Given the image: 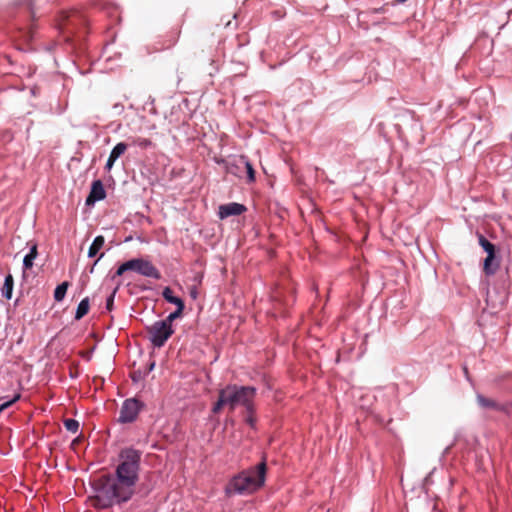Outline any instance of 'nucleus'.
<instances>
[{
    "instance_id": "obj_10",
    "label": "nucleus",
    "mask_w": 512,
    "mask_h": 512,
    "mask_svg": "<svg viewBox=\"0 0 512 512\" xmlns=\"http://www.w3.org/2000/svg\"><path fill=\"white\" fill-rule=\"evenodd\" d=\"M477 403L482 407V408H490V409H494V410H497V411H505V412H509L508 408L504 405H501L499 403H497L495 400L493 399H490V398H487L483 395H477Z\"/></svg>"
},
{
    "instance_id": "obj_9",
    "label": "nucleus",
    "mask_w": 512,
    "mask_h": 512,
    "mask_svg": "<svg viewBox=\"0 0 512 512\" xmlns=\"http://www.w3.org/2000/svg\"><path fill=\"white\" fill-rule=\"evenodd\" d=\"M127 148L128 145L124 142H120L117 145H115L109 155L105 168L107 170H111L115 161L126 152Z\"/></svg>"
},
{
    "instance_id": "obj_24",
    "label": "nucleus",
    "mask_w": 512,
    "mask_h": 512,
    "mask_svg": "<svg viewBox=\"0 0 512 512\" xmlns=\"http://www.w3.org/2000/svg\"><path fill=\"white\" fill-rule=\"evenodd\" d=\"M116 292H117V288H115L113 290V292L110 294V296L106 300V309L108 311H111L113 309L114 297H115Z\"/></svg>"
},
{
    "instance_id": "obj_5",
    "label": "nucleus",
    "mask_w": 512,
    "mask_h": 512,
    "mask_svg": "<svg viewBox=\"0 0 512 512\" xmlns=\"http://www.w3.org/2000/svg\"><path fill=\"white\" fill-rule=\"evenodd\" d=\"M149 340L155 347H162L165 342L172 336L174 330L172 326H169L165 322L156 321L147 328Z\"/></svg>"
},
{
    "instance_id": "obj_23",
    "label": "nucleus",
    "mask_w": 512,
    "mask_h": 512,
    "mask_svg": "<svg viewBox=\"0 0 512 512\" xmlns=\"http://www.w3.org/2000/svg\"><path fill=\"white\" fill-rule=\"evenodd\" d=\"M133 145H136L140 148L146 149L152 145V141L147 138L137 137L133 139Z\"/></svg>"
},
{
    "instance_id": "obj_26",
    "label": "nucleus",
    "mask_w": 512,
    "mask_h": 512,
    "mask_svg": "<svg viewBox=\"0 0 512 512\" xmlns=\"http://www.w3.org/2000/svg\"><path fill=\"white\" fill-rule=\"evenodd\" d=\"M64 15H65V20H67L68 24L71 22V18L72 17H77L78 16L76 12H73L71 14L65 13Z\"/></svg>"
},
{
    "instance_id": "obj_22",
    "label": "nucleus",
    "mask_w": 512,
    "mask_h": 512,
    "mask_svg": "<svg viewBox=\"0 0 512 512\" xmlns=\"http://www.w3.org/2000/svg\"><path fill=\"white\" fill-rule=\"evenodd\" d=\"M64 426L69 432L76 433L79 429V422L69 418L64 421Z\"/></svg>"
},
{
    "instance_id": "obj_27",
    "label": "nucleus",
    "mask_w": 512,
    "mask_h": 512,
    "mask_svg": "<svg viewBox=\"0 0 512 512\" xmlns=\"http://www.w3.org/2000/svg\"><path fill=\"white\" fill-rule=\"evenodd\" d=\"M191 296H192L193 298H196V297H197V291H196L195 289H193V290L191 291Z\"/></svg>"
},
{
    "instance_id": "obj_1",
    "label": "nucleus",
    "mask_w": 512,
    "mask_h": 512,
    "mask_svg": "<svg viewBox=\"0 0 512 512\" xmlns=\"http://www.w3.org/2000/svg\"><path fill=\"white\" fill-rule=\"evenodd\" d=\"M141 455V451L134 448L120 451L116 478L104 475L96 484L97 494L93 499L96 508L106 509L131 499L139 479Z\"/></svg>"
},
{
    "instance_id": "obj_12",
    "label": "nucleus",
    "mask_w": 512,
    "mask_h": 512,
    "mask_svg": "<svg viewBox=\"0 0 512 512\" xmlns=\"http://www.w3.org/2000/svg\"><path fill=\"white\" fill-rule=\"evenodd\" d=\"M244 422L249 425L252 429L256 428L257 417L255 415V404L244 409L243 411Z\"/></svg>"
},
{
    "instance_id": "obj_17",
    "label": "nucleus",
    "mask_w": 512,
    "mask_h": 512,
    "mask_svg": "<svg viewBox=\"0 0 512 512\" xmlns=\"http://www.w3.org/2000/svg\"><path fill=\"white\" fill-rule=\"evenodd\" d=\"M37 255V245L34 244L31 247L30 252L24 257L23 266L25 270L31 269L33 267V261L37 257Z\"/></svg>"
},
{
    "instance_id": "obj_28",
    "label": "nucleus",
    "mask_w": 512,
    "mask_h": 512,
    "mask_svg": "<svg viewBox=\"0 0 512 512\" xmlns=\"http://www.w3.org/2000/svg\"><path fill=\"white\" fill-rule=\"evenodd\" d=\"M154 365H155V364H154V363H152V364L150 365V369H149V370H152V369L154 368Z\"/></svg>"
},
{
    "instance_id": "obj_13",
    "label": "nucleus",
    "mask_w": 512,
    "mask_h": 512,
    "mask_svg": "<svg viewBox=\"0 0 512 512\" xmlns=\"http://www.w3.org/2000/svg\"><path fill=\"white\" fill-rule=\"evenodd\" d=\"M162 296L167 302L175 304L177 307H185V304L182 299L173 296V291L170 287L164 288Z\"/></svg>"
},
{
    "instance_id": "obj_8",
    "label": "nucleus",
    "mask_w": 512,
    "mask_h": 512,
    "mask_svg": "<svg viewBox=\"0 0 512 512\" xmlns=\"http://www.w3.org/2000/svg\"><path fill=\"white\" fill-rule=\"evenodd\" d=\"M106 197V192L103 183L100 180L92 182L91 190L86 198V205H93L96 201L103 200Z\"/></svg>"
},
{
    "instance_id": "obj_25",
    "label": "nucleus",
    "mask_w": 512,
    "mask_h": 512,
    "mask_svg": "<svg viewBox=\"0 0 512 512\" xmlns=\"http://www.w3.org/2000/svg\"><path fill=\"white\" fill-rule=\"evenodd\" d=\"M20 398V395H16L13 399L7 401V402H4L2 404H0L1 407H3V410L7 409L8 407H10L12 404H14L16 401H18Z\"/></svg>"
},
{
    "instance_id": "obj_19",
    "label": "nucleus",
    "mask_w": 512,
    "mask_h": 512,
    "mask_svg": "<svg viewBox=\"0 0 512 512\" xmlns=\"http://www.w3.org/2000/svg\"><path fill=\"white\" fill-rule=\"evenodd\" d=\"M68 286H69L68 282H63L56 287V289L54 291L55 301L60 302L64 299L67 289H68Z\"/></svg>"
},
{
    "instance_id": "obj_6",
    "label": "nucleus",
    "mask_w": 512,
    "mask_h": 512,
    "mask_svg": "<svg viewBox=\"0 0 512 512\" xmlns=\"http://www.w3.org/2000/svg\"><path fill=\"white\" fill-rule=\"evenodd\" d=\"M142 404L135 398L126 399L120 409L118 421L121 423H131L136 420Z\"/></svg>"
},
{
    "instance_id": "obj_15",
    "label": "nucleus",
    "mask_w": 512,
    "mask_h": 512,
    "mask_svg": "<svg viewBox=\"0 0 512 512\" xmlns=\"http://www.w3.org/2000/svg\"><path fill=\"white\" fill-rule=\"evenodd\" d=\"M13 285H14L13 276L11 274H8L5 277V281H4L2 290H1L2 296L8 300L11 299V297H12Z\"/></svg>"
},
{
    "instance_id": "obj_16",
    "label": "nucleus",
    "mask_w": 512,
    "mask_h": 512,
    "mask_svg": "<svg viewBox=\"0 0 512 512\" xmlns=\"http://www.w3.org/2000/svg\"><path fill=\"white\" fill-rule=\"evenodd\" d=\"M90 308L89 298L86 297L81 300L79 303L76 313H75V319L80 320L82 319L88 312Z\"/></svg>"
},
{
    "instance_id": "obj_11",
    "label": "nucleus",
    "mask_w": 512,
    "mask_h": 512,
    "mask_svg": "<svg viewBox=\"0 0 512 512\" xmlns=\"http://www.w3.org/2000/svg\"><path fill=\"white\" fill-rule=\"evenodd\" d=\"M499 268V263L495 261V254H488L484 260L483 271L486 275H494Z\"/></svg>"
},
{
    "instance_id": "obj_18",
    "label": "nucleus",
    "mask_w": 512,
    "mask_h": 512,
    "mask_svg": "<svg viewBox=\"0 0 512 512\" xmlns=\"http://www.w3.org/2000/svg\"><path fill=\"white\" fill-rule=\"evenodd\" d=\"M240 163L243 164V166L246 169L248 182H250V183L254 182L255 181V170H254L252 164L250 163V161L246 157L241 156Z\"/></svg>"
},
{
    "instance_id": "obj_29",
    "label": "nucleus",
    "mask_w": 512,
    "mask_h": 512,
    "mask_svg": "<svg viewBox=\"0 0 512 512\" xmlns=\"http://www.w3.org/2000/svg\"><path fill=\"white\" fill-rule=\"evenodd\" d=\"M2 411H4V410H3V407H1V406H0V413H1Z\"/></svg>"
},
{
    "instance_id": "obj_21",
    "label": "nucleus",
    "mask_w": 512,
    "mask_h": 512,
    "mask_svg": "<svg viewBox=\"0 0 512 512\" xmlns=\"http://www.w3.org/2000/svg\"><path fill=\"white\" fill-rule=\"evenodd\" d=\"M185 307H177V309L170 313L166 319L162 320L163 322H165L166 324H168L169 326H172V322L181 317L182 313H183V310H184Z\"/></svg>"
},
{
    "instance_id": "obj_2",
    "label": "nucleus",
    "mask_w": 512,
    "mask_h": 512,
    "mask_svg": "<svg viewBox=\"0 0 512 512\" xmlns=\"http://www.w3.org/2000/svg\"><path fill=\"white\" fill-rule=\"evenodd\" d=\"M267 472L266 459L254 467L243 470L234 476L225 488L226 495L233 494L250 495L259 490L265 484Z\"/></svg>"
},
{
    "instance_id": "obj_7",
    "label": "nucleus",
    "mask_w": 512,
    "mask_h": 512,
    "mask_svg": "<svg viewBox=\"0 0 512 512\" xmlns=\"http://www.w3.org/2000/svg\"><path fill=\"white\" fill-rule=\"evenodd\" d=\"M247 208L240 203L231 202L219 206L218 216L220 219H225L230 216H238L244 213Z\"/></svg>"
},
{
    "instance_id": "obj_20",
    "label": "nucleus",
    "mask_w": 512,
    "mask_h": 512,
    "mask_svg": "<svg viewBox=\"0 0 512 512\" xmlns=\"http://www.w3.org/2000/svg\"><path fill=\"white\" fill-rule=\"evenodd\" d=\"M479 245L484 249V251L488 254H495V246L490 241H488L483 235H479Z\"/></svg>"
},
{
    "instance_id": "obj_4",
    "label": "nucleus",
    "mask_w": 512,
    "mask_h": 512,
    "mask_svg": "<svg viewBox=\"0 0 512 512\" xmlns=\"http://www.w3.org/2000/svg\"><path fill=\"white\" fill-rule=\"evenodd\" d=\"M135 271L142 276L160 279L159 270L148 260L141 258L131 259L120 265L115 273L116 276L123 275L126 271Z\"/></svg>"
},
{
    "instance_id": "obj_14",
    "label": "nucleus",
    "mask_w": 512,
    "mask_h": 512,
    "mask_svg": "<svg viewBox=\"0 0 512 512\" xmlns=\"http://www.w3.org/2000/svg\"><path fill=\"white\" fill-rule=\"evenodd\" d=\"M105 243V238L102 235L97 236L92 242L88 250V257H95Z\"/></svg>"
},
{
    "instance_id": "obj_3",
    "label": "nucleus",
    "mask_w": 512,
    "mask_h": 512,
    "mask_svg": "<svg viewBox=\"0 0 512 512\" xmlns=\"http://www.w3.org/2000/svg\"><path fill=\"white\" fill-rule=\"evenodd\" d=\"M256 388L252 386H240L237 384L227 385L218 393V400L212 407V412L218 414L224 407L233 412L237 407L244 409L255 404Z\"/></svg>"
}]
</instances>
